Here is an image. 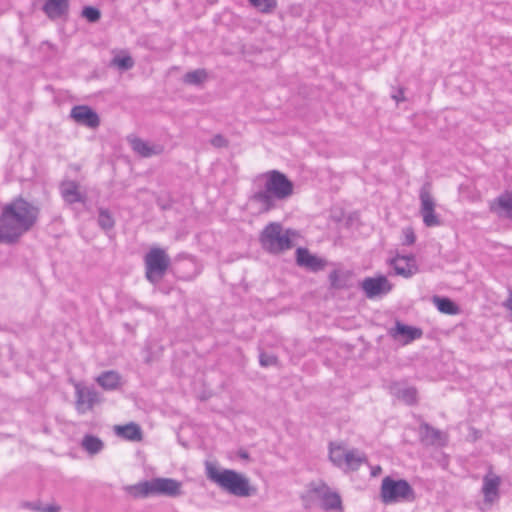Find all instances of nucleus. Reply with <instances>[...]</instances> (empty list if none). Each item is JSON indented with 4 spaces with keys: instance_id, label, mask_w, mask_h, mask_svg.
I'll return each mask as SVG.
<instances>
[{
    "instance_id": "nucleus-42",
    "label": "nucleus",
    "mask_w": 512,
    "mask_h": 512,
    "mask_svg": "<svg viewBox=\"0 0 512 512\" xmlns=\"http://www.w3.org/2000/svg\"><path fill=\"white\" fill-rule=\"evenodd\" d=\"M240 456H241L242 458H248V454H247L246 452L242 453Z\"/></svg>"
},
{
    "instance_id": "nucleus-10",
    "label": "nucleus",
    "mask_w": 512,
    "mask_h": 512,
    "mask_svg": "<svg viewBox=\"0 0 512 512\" xmlns=\"http://www.w3.org/2000/svg\"><path fill=\"white\" fill-rule=\"evenodd\" d=\"M76 390V409L80 414L91 410L95 404L100 402L99 393L92 387L75 385Z\"/></svg>"
},
{
    "instance_id": "nucleus-25",
    "label": "nucleus",
    "mask_w": 512,
    "mask_h": 512,
    "mask_svg": "<svg viewBox=\"0 0 512 512\" xmlns=\"http://www.w3.org/2000/svg\"><path fill=\"white\" fill-rule=\"evenodd\" d=\"M420 433L422 441L427 442L428 444H438L442 440V433L440 430L433 428L427 423H424L420 426Z\"/></svg>"
},
{
    "instance_id": "nucleus-32",
    "label": "nucleus",
    "mask_w": 512,
    "mask_h": 512,
    "mask_svg": "<svg viewBox=\"0 0 512 512\" xmlns=\"http://www.w3.org/2000/svg\"><path fill=\"white\" fill-rule=\"evenodd\" d=\"M250 4L262 13H270L277 5L276 0H249Z\"/></svg>"
},
{
    "instance_id": "nucleus-3",
    "label": "nucleus",
    "mask_w": 512,
    "mask_h": 512,
    "mask_svg": "<svg viewBox=\"0 0 512 512\" xmlns=\"http://www.w3.org/2000/svg\"><path fill=\"white\" fill-rule=\"evenodd\" d=\"M205 472L211 482L231 495L249 497L255 493V489L250 485L249 479L235 470L218 469L215 464L206 462Z\"/></svg>"
},
{
    "instance_id": "nucleus-40",
    "label": "nucleus",
    "mask_w": 512,
    "mask_h": 512,
    "mask_svg": "<svg viewBox=\"0 0 512 512\" xmlns=\"http://www.w3.org/2000/svg\"><path fill=\"white\" fill-rule=\"evenodd\" d=\"M381 472H382L381 466H379V465L371 466V476L372 477H377L378 475L381 474Z\"/></svg>"
},
{
    "instance_id": "nucleus-6",
    "label": "nucleus",
    "mask_w": 512,
    "mask_h": 512,
    "mask_svg": "<svg viewBox=\"0 0 512 512\" xmlns=\"http://www.w3.org/2000/svg\"><path fill=\"white\" fill-rule=\"evenodd\" d=\"M380 498L384 504L412 502L415 500V491L405 479L395 480L386 476L381 483Z\"/></svg>"
},
{
    "instance_id": "nucleus-7",
    "label": "nucleus",
    "mask_w": 512,
    "mask_h": 512,
    "mask_svg": "<svg viewBox=\"0 0 512 512\" xmlns=\"http://www.w3.org/2000/svg\"><path fill=\"white\" fill-rule=\"evenodd\" d=\"M146 278L152 284H157L165 275L170 258L161 248H151L145 255Z\"/></svg>"
},
{
    "instance_id": "nucleus-2",
    "label": "nucleus",
    "mask_w": 512,
    "mask_h": 512,
    "mask_svg": "<svg viewBox=\"0 0 512 512\" xmlns=\"http://www.w3.org/2000/svg\"><path fill=\"white\" fill-rule=\"evenodd\" d=\"M263 188L250 195L249 201L258 206L259 213H267L276 208V201H283L292 196L294 184L288 177L278 171L271 170L263 175Z\"/></svg>"
},
{
    "instance_id": "nucleus-36",
    "label": "nucleus",
    "mask_w": 512,
    "mask_h": 512,
    "mask_svg": "<svg viewBox=\"0 0 512 512\" xmlns=\"http://www.w3.org/2000/svg\"><path fill=\"white\" fill-rule=\"evenodd\" d=\"M403 235H404V240H403L404 245H412L415 243L416 236H415L412 228H405L403 230Z\"/></svg>"
},
{
    "instance_id": "nucleus-5",
    "label": "nucleus",
    "mask_w": 512,
    "mask_h": 512,
    "mask_svg": "<svg viewBox=\"0 0 512 512\" xmlns=\"http://www.w3.org/2000/svg\"><path fill=\"white\" fill-rule=\"evenodd\" d=\"M294 231L283 227L278 222H271L265 226L260 234V243L262 248L271 254H280L293 247L291 236Z\"/></svg>"
},
{
    "instance_id": "nucleus-31",
    "label": "nucleus",
    "mask_w": 512,
    "mask_h": 512,
    "mask_svg": "<svg viewBox=\"0 0 512 512\" xmlns=\"http://www.w3.org/2000/svg\"><path fill=\"white\" fill-rule=\"evenodd\" d=\"M329 281L331 287L335 289H341L346 286V274L340 270H333L329 274Z\"/></svg>"
},
{
    "instance_id": "nucleus-21",
    "label": "nucleus",
    "mask_w": 512,
    "mask_h": 512,
    "mask_svg": "<svg viewBox=\"0 0 512 512\" xmlns=\"http://www.w3.org/2000/svg\"><path fill=\"white\" fill-rule=\"evenodd\" d=\"M69 9V0H46L42 10L51 20L65 15Z\"/></svg>"
},
{
    "instance_id": "nucleus-19",
    "label": "nucleus",
    "mask_w": 512,
    "mask_h": 512,
    "mask_svg": "<svg viewBox=\"0 0 512 512\" xmlns=\"http://www.w3.org/2000/svg\"><path fill=\"white\" fill-rule=\"evenodd\" d=\"M129 143L135 153L145 158L158 155L163 151L160 145L150 144L137 137L129 138Z\"/></svg>"
},
{
    "instance_id": "nucleus-14",
    "label": "nucleus",
    "mask_w": 512,
    "mask_h": 512,
    "mask_svg": "<svg viewBox=\"0 0 512 512\" xmlns=\"http://www.w3.org/2000/svg\"><path fill=\"white\" fill-rule=\"evenodd\" d=\"M296 262L298 266L304 267L309 271L318 272L325 268L326 261L316 255H313L306 248L296 250Z\"/></svg>"
},
{
    "instance_id": "nucleus-33",
    "label": "nucleus",
    "mask_w": 512,
    "mask_h": 512,
    "mask_svg": "<svg viewBox=\"0 0 512 512\" xmlns=\"http://www.w3.org/2000/svg\"><path fill=\"white\" fill-rule=\"evenodd\" d=\"M112 65L121 70H129L134 66V61L130 56H116L112 59Z\"/></svg>"
},
{
    "instance_id": "nucleus-20",
    "label": "nucleus",
    "mask_w": 512,
    "mask_h": 512,
    "mask_svg": "<svg viewBox=\"0 0 512 512\" xmlns=\"http://www.w3.org/2000/svg\"><path fill=\"white\" fill-rule=\"evenodd\" d=\"M367 456L358 449H349L345 456L342 469L345 473L357 471L362 464H367Z\"/></svg>"
},
{
    "instance_id": "nucleus-38",
    "label": "nucleus",
    "mask_w": 512,
    "mask_h": 512,
    "mask_svg": "<svg viewBox=\"0 0 512 512\" xmlns=\"http://www.w3.org/2000/svg\"><path fill=\"white\" fill-rule=\"evenodd\" d=\"M23 507L32 511L43 512L44 505L40 501L25 502Z\"/></svg>"
},
{
    "instance_id": "nucleus-28",
    "label": "nucleus",
    "mask_w": 512,
    "mask_h": 512,
    "mask_svg": "<svg viewBox=\"0 0 512 512\" xmlns=\"http://www.w3.org/2000/svg\"><path fill=\"white\" fill-rule=\"evenodd\" d=\"M395 395L409 405L417 400V390L411 386L396 387Z\"/></svg>"
},
{
    "instance_id": "nucleus-18",
    "label": "nucleus",
    "mask_w": 512,
    "mask_h": 512,
    "mask_svg": "<svg viewBox=\"0 0 512 512\" xmlns=\"http://www.w3.org/2000/svg\"><path fill=\"white\" fill-rule=\"evenodd\" d=\"M390 335L397 339L399 336L405 338V343L412 342L422 337L423 332L420 328L412 327L396 321L395 327L390 330Z\"/></svg>"
},
{
    "instance_id": "nucleus-15",
    "label": "nucleus",
    "mask_w": 512,
    "mask_h": 512,
    "mask_svg": "<svg viewBox=\"0 0 512 512\" xmlns=\"http://www.w3.org/2000/svg\"><path fill=\"white\" fill-rule=\"evenodd\" d=\"M500 485L501 478L491 471L483 477L482 493L486 504L492 505L499 499Z\"/></svg>"
},
{
    "instance_id": "nucleus-30",
    "label": "nucleus",
    "mask_w": 512,
    "mask_h": 512,
    "mask_svg": "<svg viewBox=\"0 0 512 512\" xmlns=\"http://www.w3.org/2000/svg\"><path fill=\"white\" fill-rule=\"evenodd\" d=\"M98 224L104 230H110L114 227V219L107 209H99Z\"/></svg>"
},
{
    "instance_id": "nucleus-13",
    "label": "nucleus",
    "mask_w": 512,
    "mask_h": 512,
    "mask_svg": "<svg viewBox=\"0 0 512 512\" xmlns=\"http://www.w3.org/2000/svg\"><path fill=\"white\" fill-rule=\"evenodd\" d=\"M71 117L80 125L95 129L100 125L98 114L88 106H75L71 110Z\"/></svg>"
},
{
    "instance_id": "nucleus-27",
    "label": "nucleus",
    "mask_w": 512,
    "mask_h": 512,
    "mask_svg": "<svg viewBox=\"0 0 512 512\" xmlns=\"http://www.w3.org/2000/svg\"><path fill=\"white\" fill-rule=\"evenodd\" d=\"M433 303L442 313L456 315L459 312V307L449 298L434 296Z\"/></svg>"
},
{
    "instance_id": "nucleus-24",
    "label": "nucleus",
    "mask_w": 512,
    "mask_h": 512,
    "mask_svg": "<svg viewBox=\"0 0 512 512\" xmlns=\"http://www.w3.org/2000/svg\"><path fill=\"white\" fill-rule=\"evenodd\" d=\"M81 447L90 455H95L102 451L104 443L100 438L87 434L81 441Z\"/></svg>"
},
{
    "instance_id": "nucleus-22",
    "label": "nucleus",
    "mask_w": 512,
    "mask_h": 512,
    "mask_svg": "<svg viewBox=\"0 0 512 512\" xmlns=\"http://www.w3.org/2000/svg\"><path fill=\"white\" fill-rule=\"evenodd\" d=\"M96 381L105 390H116L121 386V375L113 370L105 371L97 377Z\"/></svg>"
},
{
    "instance_id": "nucleus-8",
    "label": "nucleus",
    "mask_w": 512,
    "mask_h": 512,
    "mask_svg": "<svg viewBox=\"0 0 512 512\" xmlns=\"http://www.w3.org/2000/svg\"><path fill=\"white\" fill-rule=\"evenodd\" d=\"M310 492L321 501V508L323 510L343 512V504L340 494L336 491H332L326 483H312L310 486Z\"/></svg>"
},
{
    "instance_id": "nucleus-9",
    "label": "nucleus",
    "mask_w": 512,
    "mask_h": 512,
    "mask_svg": "<svg viewBox=\"0 0 512 512\" xmlns=\"http://www.w3.org/2000/svg\"><path fill=\"white\" fill-rule=\"evenodd\" d=\"M419 199L421 202L420 214L426 227H435L441 224L439 216L435 213V201L427 185L420 190Z\"/></svg>"
},
{
    "instance_id": "nucleus-29",
    "label": "nucleus",
    "mask_w": 512,
    "mask_h": 512,
    "mask_svg": "<svg viewBox=\"0 0 512 512\" xmlns=\"http://www.w3.org/2000/svg\"><path fill=\"white\" fill-rule=\"evenodd\" d=\"M207 78V72L204 69H197L187 72L184 75V82L190 85H200Z\"/></svg>"
},
{
    "instance_id": "nucleus-17",
    "label": "nucleus",
    "mask_w": 512,
    "mask_h": 512,
    "mask_svg": "<svg viewBox=\"0 0 512 512\" xmlns=\"http://www.w3.org/2000/svg\"><path fill=\"white\" fill-rule=\"evenodd\" d=\"M61 196L68 204L81 203L85 196L79 191V185L73 180L64 181L60 185Z\"/></svg>"
},
{
    "instance_id": "nucleus-41",
    "label": "nucleus",
    "mask_w": 512,
    "mask_h": 512,
    "mask_svg": "<svg viewBox=\"0 0 512 512\" xmlns=\"http://www.w3.org/2000/svg\"><path fill=\"white\" fill-rule=\"evenodd\" d=\"M393 98H394L397 102H399V101L403 100V99H404V97H403V92H402V91H400V92H399V94L394 95V96H393Z\"/></svg>"
},
{
    "instance_id": "nucleus-1",
    "label": "nucleus",
    "mask_w": 512,
    "mask_h": 512,
    "mask_svg": "<svg viewBox=\"0 0 512 512\" xmlns=\"http://www.w3.org/2000/svg\"><path fill=\"white\" fill-rule=\"evenodd\" d=\"M37 205L19 196L6 203L0 213V243L14 244L38 221Z\"/></svg>"
},
{
    "instance_id": "nucleus-26",
    "label": "nucleus",
    "mask_w": 512,
    "mask_h": 512,
    "mask_svg": "<svg viewBox=\"0 0 512 512\" xmlns=\"http://www.w3.org/2000/svg\"><path fill=\"white\" fill-rule=\"evenodd\" d=\"M347 451L344 445L331 443L329 446L330 461L338 468L343 467Z\"/></svg>"
},
{
    "instance_id": "nucleus-11",
    "label": "nucleus",
    "mask_w": 512,
    "mask_h": 512,
    "mask_svg": "<svg viewBox=\"0 0 512 512\" xmlns=\"http://www.w3.org/2000/svg\"><path fill=\"white\" fill-rule=\"evenodd\" d=\"M361 288L368 298L388 294L392 290V284L384 275L367 277L361 282Z\"/></svg>"
},
{
    "instance_id": "nucleus-37",
    "label": "nucleus",
    "mask_w": 512,
    "mask_h": 512,
    "mask_svg": "<svg viewBox=\"0 0 512 512\" xmlns=\"http://www.w3.org/2000/svg\"><path fill=\"white\" fill-rule=\"evenodd\" d=\"M211 144L214 147L221 148L226 147L228 145V141L222 135L217 134L211 139Z\"/></svg>"
},
{
    "instance_id": "nucleus-4",
    "label": "nucleus",
    "mask_w": 512,
    "mask_h": 512,
    "mask_svg": "<svg viewBox=\"0 0 512 512\" xmlns=\"http://www.w3.org/2000/svg\"><path fill=\"white\" fill-rule=\"evenodd\" d=\"M181 482L172 478H153L127 487L135 498H147L152 495L177 497L182 494Z\"/></svg>"
},
{
    "instance_id": "nucleus-39",
    "label": "nucleus",
    "mask_w": 512,
    "mask_h": 512,
    "mask_svg": "<svg viewBox=\"0 0 512 512\" xmlns=\"http://www.w3.org/2000/svg\"><path fill=\"white\" fill-rule=\"evenodd\" d=\"M61 507L57 504L44 505L43 512H60Z\"/></svg>"
},
{
    "instance_id": "nucleus-35",
    "label": "nucleus",
    "mask_w": 512,
    "mask_h": 512,
    "mask_svg": "<svg viewBox=\"0 0 512 512\" xmlns=\"http://www.w3.org/2000/svg\"><path fill=\"white\" fill-rule=\"evenodd\" d=\"M259 362L261 366L268 367L275 365L277 363V358L274 355L262 352L259 355Z\"/></svg>"
},
{
    "instance_id": "nucleus-34",
    "label": "nucleus",
    "mask_w": 512,
    "mask_h": 512,
    "mask_svg": "<svg viewBox=\"0 0 512 512\" xmlns=\"http://www.w3.org/2000/svg\"><path fill=\"white\" fill-rule=\"evenodd\" d=\"M82 16L85 17L89 22L95 23L100 19L101 13L100 10L95 7L86 6L82 10Z\"/></svg>"
},
{
    "instance_id": "nucleus-23",
    "label": "nucleus",
    "mask_w": 512,
    "mask_h": 512,
    "mask_svg": "<svg viewBox=\"0 0 512 512\" xmlns=\"http://www.w3.org/2000/svg\"><path fill=\"white\" fill-rule=\"evenodd\" d=\"M115 432L118 436L129 441H140L142 439V430L136 423H129L124 426H116Z\"/></svg>"
},
{
    "instance_id": "nucleus-12",
    "label": "nucleus",
    "mask_w": 512,
    "mask_h": 512,
    "mask_svg": "<svg viewBox=\"0 0 512 512\" xmlns=\"http://www.w3.org/2000/svg\"><path fill=\"white\" fill-rule=\"evenodd\" d=\"M394 273L404 278H410L417 273L418 267L414 256L397 255L390 260Z\"/></svg>"
},
{
    "instance_id": "nucleus-16",
    "label": "nucleus",
    "mask_w": 512,
    "mask_h": 512,
    "mask_svg": "<svg viewBox=\"0 0 512 512\" xmlns=\"http://www.w3.org/2000/svg\"><path fill=\"white\" fill-rule=\"evenodd\" d=\"M491 211L499 217L512 220V190L500 194L491 205Z\"/></svg>"
}]
</instances>
